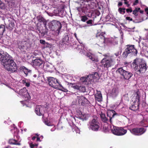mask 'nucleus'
Here are the masks:
<instances>
[{"label":"nucleus","mask_w":148,"mask_h":148,"mask_svg":"<svg viewBox=\"0 0 148 148\" xmlns=\"http://www.w3.org/2000/svg\"><path fill=\"white\" fill-rule=\"evenodd\" d=\"M139 3L138 0H135L133 3V5H136Z\"/></svg>","instance_id":"obj_46"},{"label":"nucleus","mask_w":148,"mask_h":148,"mask_svg":"<svg viewBox=\"0 0 148 148\" xmlns=\"http://www.w3.org/2000/svg\"><path fill=\"white\" fill-rule=\"evenodd\" d=\"M47 107H44L41 106H36L35 111L36 114L39 116L43 115L44 110L46 109Z\"/></svg>","instance_id":"obj_15"},{"label":"nucleus","mask_w":148,"mask_h":148,"mask_svg":"<svg viewBox=\"0 0 148 148\" xmlns=\"http://www.w3.org/2000/svg\"><path fill=\"white\" fill-rule=\"evenodd\" d=\"M88 77H89V76H87L86 77H81L80 80L82 82H88L89 81Z\"/></svg>","instance_id":"obj_28"},{"label":"nucleus","mask_w":148,"mask_h":148,"mask_svg":"<svg viewBox=\"0 0 148 148\" xmlns=\"http://www.w3.org/2000/svg\"><path fill=\"white\" fill-rule=\"evenodd\" d=\"M36 138H37L36 141H40V142L41 141V140H40V137H36Z\"/></svg>","instance_id":"obj_54"},{"label":"nucleus","mask_w":148,"mask_h":148,"mask_svg":"<svg viewBox=\"0 0 148 148\" xmlns=\"http://www.w3.org/2000/svg\"><path fill=\"white\" fill-rule=\"evenodd\" d=\"M30 145L31 148H34L35 147H37L38 145L37 144H30Z\"/></svg>","instance_id":"obj_43"},{"label":"nucleus","mask_w":148,"mask_h":148,"mask_svg":"<svg viewBox=\"0 0 148 148\" xmlns=\"http://www.w3.org/2000/svg\"><path fill=\"white\" fill-rule=\"evenodd\" d=\"M88 57L92 61H97V59L95 58V57H93L92 56L89 55Z\"/></svg>","instance_id":"obj_39"},{"label":"nucleus","mask_w":148,"mask_h":148,"mask_svg":"<svg viewBox=\"0 0 148 148\" xmlns=\"http://www.w3.org/2000/svg\"><path fill=\"white\" fill-rule=\"evenodd\" d=\"M24 131L25 132L27 130V129H24Z\"/></svg>","instance_id":"obj_61"},{"label":"nucleus","mask_w":148,"mask_h":148,"mask_svg":"<svg viewBox=\"0 0 148 148\" xmlns=\"http://www.w3.org/2000/svg\"><path fill=\"white\" fill-rule=\"evenodd\" d=\"M45 123L46 125H47L48 126H50L51 125V123L49 121H45Z\"/></svg>","instance_id":"obj_48"},{"label":"nucleus","mask_w":148,"mask_h":148,"mask_svg":"<svg viewBox=\"0 0 148 148\" xmlns=\"http://www.w3.org/2000/svg\"><path fill=\"white\" fill-rule=\"evenodd\" d=\"M40 137H42V138H43V136H41Z\"/></svg>","instance_id":"obj_63"},{"label":"nucleus","mask_w":148,"mask_h":148,"mask_svg":"<svg viewBox=\"0 0 148 148\" xmlns=\"http://www.w3.org/2000/svg\"><path fill=\"white\" fill-rule=\"evenodd\" d=\"M110 58V59H108L107 58H103L102 60L101 63L102 66H104V67L108 68L114 64L116 58L114 57Z\"/></svg>","instance_id":"obj_10"},{"label":"nucleus","mask_w":148,"mask_h":148,"mask_svg":"<svg viewBox=\"0 0 148 148\" xmlns=\"http://www.w3.org/2000/svg\"><path fill=\"white\" fill-rule=\"evenodd\" d=\"M125 8H119L118 10V11L120 14H124L125 12Z\"/></svg>","instance_id":"obj_26"},{"label":"nucleus","mask_w":148,"mask_h":148,"mask_svg":"<svg viewBox=\"0 0 148 148\" xmlns=\"http://www.w3.org/2000/svg\"><path fill=\"white\" fill-rule=\"evenodd\" d=\"M140 10V8H136L134 10H132V14L134 15V16L135 18H136L138 16L137 12H138Z\"/></svg>","instance_id":"obj_24"},{"label":"nucleus","mask_w":148,"mask_h":148,"mask_svg":"<svg viewBox=\"0 0 148 148\" xmlns=\"http://www.w3.org/2000/svg\"><path fill=\"white\" fill-rule=\"evenodd\" d=\"M97 38L99 40L98 45L100 47L105 46V44H108V43L111 44L112 38H106L103 35L97 33L96 35Z\"/></svg>","instance_id":"obj_7"},{"label":"nucleus","mask_w":148,"mask_h":148,"mask_svg":"<svg viewBox=\"0 0 148 148\" xmlns=\"http://www.w3.org/2000/svg\"><path fill=\"white\" fill-rule=\"evenodd\" d=\"M19 69L21 71H23L26 76H27L29 73H31V71L30 70L27 69L24 66H21Z\"/></svg>","instance_id":"obj_21"},{"label":"nucleus","mask_w":148,"mask_h":148,"mask_svg":"<svg viewBox=\"0 0 148 148\" xmlns=\"http://www.w3.org/2000/svg\"><path fill=\"white\" fill-rule=\"evenodd\" d=\"M26 81L25 80H22V83H23L24 84H26Z\"/></svg>","instance_id":"obj_56"},{"label":"nucleus","mask_w":148,"mask_h":148,"mask_svg":"<svg viewBox=\"0 0 148 148\" xmlns=\"http://www.w3.org/2000/svg\"><path fill=\"white\" fill-rule=\"evenodd\" d=\"M35 135H36V137H39V134H35Z\"/></svg>","instance_id":"obj_59"},{"label":"nucleus","mask_w":148,"mask_h":148,"mask_svg":"<svg viewBox=\"0 0 148 148\" xmlns=\"http://www.w3.org/2000/svg\"><path fill=\"white\" fill-rule=\"evenodd\" d=\"M1 31L3 33L5 31V26L4 25H1Z\"/></svg>","instance_id":"obj_40"},{"label":"nucleus","mask_w":148,"mask_h":148,"mask_svg":"<svg viewBox=\"0 0 148 148\" xmlns=\"http://www.w3.org/2000/svg\"><path fill=\"white\" fill-rule=\"evenodd\" d=\"M135 95H136L135 97H134V98L133 99L134 100L133 102H135L136 103H140V95L138 91H137L136 92Z\"/></svg>","instance_id":"obj_20"},{"label":"nucleus","mask_w":148,"mask_h":148,"mask_svg":"<svg viewBox=\"0 0 148 148\" xmlns=\"http://www.w3.org/2000/svg\"><path fill=\"white\" fill-rule=\"evenodd\" d=\"M34 77H36V75H34Z\"/></svg>","instance_id":"obj_62"},{"label":"nucleus","mask_w":148,"mask_h":148,"mask_svg":"<svg viewBox=\"0 0 148 148\" xmlns=\"http://www.w3.org/2000/svg\"><path fill=\"white\" fill-rule=\"evenodd\" d=\"M93 21L92 20L90 19L86 21V23L89 26H91L92 25Z\"/></svg>","instance_id":"obj_35"},{"label":"nucleus","mask_w":148,"mask_h":148,"mask_svg":"<svg viewBox=\"0 0 148 148\" xmlns=\"http://www.w3.org/2000/svg\"><path fill=\"white\" fill-rule=\"evenodd\" d=\"M2 4V3H1H1H0L1 5Z\"/></svg>","instance_id":"obj_64"},{"label":"nucleus","mask_w":148,"mask_h":148,"mask_svg":"<svg viewBox=\"0 0 148 148\" xmlns=\"http://www.w3.org/2000/svg\"><path fill=\"white\" fill-rule=\"evenodd\" d=\"M85 3L84 4L83 6L82 5L81 8L82 12H85L87 10L90 8L89 5L87 4L88 2H85Z\"/></svg>","instance_id":"obj_22"},{"label":"nucleus","mask_w":148,"mask_h":148,"mask_svg":"<svg viewBox=\"0 0 148 148\" xmlns=\"http://www.w3.org/2000/svg\"><path fill=\"white\" fill-rule=\"evenodd\" d=\"M40 43L41 44H42L44 45H45V44H46V42L45 40H44L42 39H41L40 40Z\"/></svg>","instance_id":"obj_44"},{"label":"nucleus","mask_w":148,"mask_h":148,"mask_svg":"<svg viewBox=\"0 0 148 148\" xmlns=\"http://www.w3.org/2000/svg\"><path fill=\"white\" fill-rule=\"evenodd\" d=\"M25 85L27 87H29L30 86V83L29 82H27L25 84Z\"/></svg>","instance_id":"obj_52"},{"label":"nucleus","mask_w":148,"mask_h":148,"mask_svg":"<svg viewBox=\"0 0 148 148\" xmlns=\"http://www.w3.org/2000/svg\"><path fill=\"white\" fill-rule=\"evenodd\" d=\"M37 18L38 22L40 23L44 22L45 20V19L41 15L37 16Z\"/></svg>","instance_id":"obj_32"},{"label":"nucleus","mask_w":148,"mask_h":148,"mask_svg":"<svg viewBox=\"0 0 148 148\" xmlns=\"http://www.w3.org/2000/svg\"><path fill=\"white\" fill-rule=\"evenodd\" d=\"M19 132L18 130H16L14 132V138H11L9 139L8 140V143L10 145H20L21 144L18 141L19 136L18 135Z\"/></svg>","instance_id":"obj_12"},{"label":"nucleus","mask_w":148,"mask_h":148,"mask_svg":"<svg viewBox=\"0 0 148 148\" xmlns=\"http://www.w3.org/2000/svg\"><path fill=\"white\" fill-rule=\"evenodd\" d=\"M78 90L82 92H84L86 91V89L84 86H79Z\"/></svg>","instance_id":"obj_27"},{"label":"nucleus","mask_w":148,"mask_h":148,"mask_svg":"<svg viewBox=\"0 0 148 148\" xmlns=\"http://www.w3.org/2000/svg\"><path fill=\"white\" fill-rule=\"evenodd\" d=\"M116 73L119 74L124 79L127 80L129 79L133 75L132 73L124 69L123 67L119 68L116 71Z\"/></svg>","instance_id":"obj_8"},{"label":"nucleus","mask_w":148,"mask_h":148,"mask_svg":"<svg viewBox=\"0 0 148 148\" xmlns=\"http://www.w3.org/2000/svg\"><path fill=\"white\" fill-rule=\"evenodd\" d=\"M133 67L136 71L140 73H145L147 69L146 64L141 59H136L132 63Z\"/></svg>","instance_id":"obj_2"},{"label":"nucleus","mask_w":148,"mask_h":148,"mask_svg":"<svg viewBox=\"0 0 148 148\" xmlns=\"http://www.w3.org/2000/svg\"><path fill=\"white\" fill-rule=\"evenodd\" d=\"M139 11H140V13L141 14H143L144 12V11L143 10H140Z\"/></svg>","instance_id":"obj_58"},{"label":"nucleus","mask_w":148,"mask_h":148,"mask_svg":"<svg viewBox=\"0 0 148 148\" xmlns=\"http://www.w3.org/2000/svg\"><path fill=\"white\" fill-rule=\"evenodd\" d=\"M125 10L127 13H131L132 12V8L131 7H130L128 8L125 9Z\"/></svg>","instance_id":"obj_38"},{"label":"nucleus","mask_w":148,"mask_h":148,"mask_svg":"<svg viewBox=\"0 0 148 148\" xmlns=\"http://www.w3.org/2000/svg\"><path fill=\"white\" fill-rule=\"evenodd\" d=\"M36 138V136H34L32 137V140H35Z\"/></svg>","instance_id":"obj_57"},{"label":"nucleus","mask_w":148,"mask_h":148,"mask_svg":"<svg viewBox=\"0 0 148 148\" xmlns=\"http://www.w3.org/2000/svg\"><path fill=\"white\" fill-rule=\"evenodd\" d=\"M74 35L75 36V38H77V35L76 33H75L74 34Z\"/></svg>","instance_id":"obj_60"},{"label":"nucleus","mask_w":148,"mask_h":148,"mask_svg":"<svg viewBox=\"0 0 148 148\" xmlns=\"http://www.w3.org/2000/svg\"><path fill=\"white\" fill-rule=\"evenodd\" d=\"M59 11L58 9L54 10L53 11V13L55 14V15L57 16V14H58Z\"/></svg>","instance_id":"obj_45"},{"label":"nucleus","mask_w":148,"mask_h":148,"mask_svg":"<svg viewBox=\"0 0 148 148\" xmlns=\"http://www.w3.org/2000/svg\"><path fill=\"white\" fill-rule=\"evenodd\" d=\"M14 23H11L9 24V25L8 27V28L11 31L13 29V27H14Z\"/></svg>","instance_id":"obj_33"},{"label":"nucleus","mask_w":148,"mask_h":148,"mask_svg":"<svg viewBox=\"0 0 148 148\" xmlns=\"http://www.w3.org/2000/svg\"><path fill=\"white\" fill-rule=\"evenodd\" d=\"M130 132L136 136H140L145 132V131L143 128H134L130 130Z\"/></svg>","instance_id":"obj_14"},{"label":"nucleus","mask_w":148,"mask_h":148,"mask_svg":"<svg viewBox=\"0 0 148 148\" xmlns=\"http://www.w3.org/2000/svg\"><path fill=\"white\" fill-rule=\"evenodd\" d=\"M145 11L146 13V14L148 15V7H147L145 8Z\"/></svg>","instance_id":"obj_51"},{"label":"nucleus","mask_w":148,"mask_h":148,"mask_svg":"<svg viewBox=\"0 0 148 148\" xmlns=\"http://www.w3.org/2000/svg\"><path fill=\"white\" fill-rule=\"evenodd\" d=\"M49 45L47 42H46L45 45H44V47L45 48H47L49 47Z\"/></svg>","instance_id":"obj_49"},{"label":"nucleus","mask_w":148,"mask_h":148,"mask_svg":"<svg viewBox=\"0 0 148 148\" xmlns=\"http://www.w3.org/2000/svg\"><path fill=\"white\" fill-rule=\"evenodd\" d=\"M137 53V50L135 48L134 45H127L126 46L125 51L123 53L122 56L125 58L127 57L128 54L136 56Z\"/></svg>","instance_id":"obj_6"},{"label":"nucleus","mask_w":148,"mask_h":148,"mask_svg":"<svg viewBox=\"0 0 148 148\" xmlns=\"http://www.w3.org/2000/svg\"><path fill=\"white\" fill-rule=\"evenodd\" d=\"M48 80L49 85L56 89H58L64 92L68 91L67 89L64 88L58 80L53 77H50L48 78Z\"/></svg>","instance_id":"obj_3"},{"label":"nucleus","mask_w":148,"mask_h":148,"mask_svg":"<svg viewBox=\"0 0 148 148\" xmlns=\"http://www.w3.org/2000/svg\"><path fill=\"white\" fill-rule=\"evenodd\" d=\"M140 103L133 102L131 106L130 107V109L132 110L135 111L139 110V105Z\"/></svg>","instance_id":"obj_18"},{"label":"nucleus","mask_w":148,"mask_h":148,"mask_svg":"<svg viewBox=\"0 0 148 148\" xmlns=\"http://www.w3.org/2000/svg\"><path fill=\"white\" fill-rule=\"evenodd\" d=\"M79 97V98H81V99H84V105L85 104H89L90 103L89 101L87 99H86L85 97H84V96H81L79 97Z\"/></svg>","instance_id":"obj_25"},{"label":"nucleus","mask_w":148,"mask_h":148,"mask_svg":"<svg viewBox=\"0 0 148 148\" xmlns=\"http://www.w3.org/2000/svg\"><path fill=\"white\" fill-rule=\"evenodd\" d=\"M95 98L96 100L99 102H100L102 101V96L100 92H98L95 95Z\"/></svg>","instance_id":"obj_23"},{"label":"nucleus","mask_w":148,"mask_h":148,"mask_svg":"<svg viewBox=\"0 0 148 148\" xmlns=\"http://www.w3.org/2000/svg\"><path fill=\"white\" fill-rule=\"evenodd\" d=\"M107 116L109 118V119L108 120L106 117L105 114L103 112H101L100 114V116L101 119L102 121L105 123H107L108 121L112 124V119L115 116H118L117 113L115 112L114 110H110L108 111L107 112Z\"/></svg>","instance_id":"obj_4"},{"label":"nucleus","mask_w":148,"mask_h":148,"mask_svg":"<svg viewBox=\"0 0 148 148\" xmlns=\"http://www.w3.org/2000/svg\"><path fill=\"white\" fill-rule=\"evenodd\" d=\"M1 61L5 69L8 72L14 73L17 71V67L16 63L7 53H2L1 51Z\"/></svg>","instance_id":"obj_1"},{"label":"nucleus","mask_w":148,"mask_h":148,"mask_svg":"<svg viewBox=\"0 0 148 148\" xmlns=\"http://www.w3.org/2000/svg\"><path fill=\"white\" fill-rule=\"evenodd\" d=\"M5 1L8 2V3H12L14 5V0H5Z\"/></svg>","instance_id":"obj_42"},{"label":"nucleus","mask_w":148,"mask_h":148,"mask_svg":"<svg viewBox=\"0 0 148 148\" xmlns=\"http://www.w3.org/2000/svg\"><path fill=\"white\" fill-rule=\"evenodd\" d=\"M20 95L26 97H27L29 95L27 90L25 87H24L21 89L18 92Z\"/></svg>","instance_id":"obj_16"},{"label":"nucleus","mask_w":148,"mask_h":148,"mask_svg":"<svg viewBox=\"0 0 148 148\" xmlns=\"http://www.w3.org/2000/svg\"><path fill=\"white\" fill-rule=\"evenodd\" d=\"M123 5V3L122 2H119L118 3V7H120L121 6Z\"/></svg>","instance_id":"obj_50"},{"label":"nucleus","mask_w":148,"mask_h":148,"mask_svg":"<svg viewBox=\"0 0 148 148\" xmlns=\"http://www.w3.org/2000/svg\"><path fill=\"white\" fill-rule=\"evenodd\" d=\"M111 44L114 45H117L118 44V41L116 39L112 38Z\"/></svg>","instance_id":"obj_34"},{"label":"nucleus","mask_w":148,"mask_h":148,"mask_svg":"<svg viewBox=\"0 0 148 148\" xmlns=\"http://www.w3.org/2000/svg\"><path fill=\"white\" fill-rule=\"evenodd\" d=\"M69 38L68 35L67 33L65 34L64 37L63 38L62 41L60 42L59 45L64 46L66 45V43L69 40Z\"/></svg>","instance_id":"obj_17"},{"label":"nucleus","mask_w":148,"mask_h":148,"mask_svg":"<svg viewBox=\"0 0 148 148\" xmlns=\"http://www.w3.org/2000/svg\"><path fill=\"white\" fill-rule=\"evenodd\" d=\"M125 18L127 20H129L131 21H133L132 18H131L130 17L127 16V17H126Z\"/></svg>","instance_id":"obj_47"},{"label":"nucleus","mask_w":148,"mask_h":148,"mask_svg":"<svg viewBox=\"0 0 148 148\" xmlns=\"http://www.w3.org/2000/svg\"><path fill=\"white\" fill-rule=\"evenodd\" d=\"M70 84L71 85V87L73 88L74 89L78 90L79 86V84H73L70 83Z\"/></svg>","instance_id":"obj_31"},{"label":"nucleus","mask_w":148,"mask_h":148,"mask_svg":"<svg viewBox=\"0 0 148 148\" xmlns=\"http://www.w3.org/2000/svg\"><path fill=\"white\" fill-rule=\"evenodd\" d=\"M123 1H124V4L126 5L127 7H130V4L129 3V2L127 1V0H123Z\"/></svg>","instance_id":"obj_41"},{"label":"nucleus","mask_w":148,"mask_h":148,"mask_svg":"<svg viewBox=\"0 0 148 148\" xmlns=\"http://www.w3.org/2000/svg\"><path fill=\"white\" fill-rule=\"evenodd\" d=\"M93 118L88 123V128L93 131H97L100 129V123L98 121V117L96 116H94Z\"/></svg>","instance_id":"obj_5"},{"label":"nucleus","mask_w":148,"mask_h":148,"mask_svg":"<svg viewBox=\"0 0 148 148\" xmlns=\"http://www.w3.org/2000/svg\"><path fill=\"white\" fill-rule=\"evenodd\" d=\"M28 43L26 41H23L21 42V45H19V48L21 50L24 49H26V48L28 47L27 45Z\"/></svg>","instance_id":"obj_19"},{"label":"nucleus","mask_w":148,"mask_h":148,"mask_svg":"<svg viewBox=\"0 0 148 148\" xmlns=\"http://www.w3.org/2000/svg\"><path fill=\"white\" fill-rule=\"evenodd\" d=\"M79 99L78 100V103L79 104H81L82 105L84 106V99H81V98H78Z\"/></svg>","instance_id":"obj_36"},{"label":"nucleus","mask_w":148,"mask_h":148,"mask_svg":"<svg viewBox=\"0 0 148 148\" xmlns=\"http://www.w3.org/2000/svg\"><path fill=\"white\" fill-rule=\"evenodd\" d=\"M49 27L52 30H56L59 32L62 27L61 23L59 21L53 20L51 21L49 24Z\"/></svg>","instance_id":"obj_9"},{"label":"nucleus","mask_w":148,"mask_h":148,"mask_svg":"<svg viewBox=\"0 0 148 148\" xmlns=\"http://www.w3.org/2000/svg\"><path fill=\"white\" fill-rule=\"evenodd\" d=\"M91 76L93 79H96L98 78L99 77V75L98 73L97 72H95L93 74H92L91 75H90V76Z\"/></svg>","instance_id":"obj_30"},{"label":"nucleus","mask_w":148,"mask_h":148,"mask_svg":"<svg viewBox=\"0 0 148 148\" xmlns=\"http://www.w3.org/2000/svg\"><path fill=\"white\" fill-rule=\"evenodd\" d=\"M4 148H14V147H12L10 145H8L7 146L5 147Z\"/></svg>","instance_id":"obj_55"},{"label":"nucleus","mask_w":148,"mask_h":148,"mask_svg":"<svg viewBox=\"0 0 148 148\" xmlns=\"http://www.w3.org/2000/svg\"><path fill=\"white\" fill-rule=\"evenodd\" d=\"M80 18L81 21L84 22H86L88 19V18L86 15L82 16Z\"/></svg>","instance_id":"obj_29"},{"label":"nucleus","mask_w":148,"mask_h":148,"mask_svg":"<svg viewBox=\"0 0 148 148\" xmlns=\"http://www.w3.org/2000/svg\"><path fill=\"white\" fill-rule=\"evenodd\" d=\"M44 61L40 58L36 59L32 61L33 66L37 69H42L43 66Z\"/></svg>","instance_id":"obj_13"},{"label":"nucleus","mask_w":148,"mask_h":148,"mask_svg":"<svg viewBox=\"0 0 148 148\" xmlns=\"http://www.w3.org/2000/svg\"><path fill=\"white\" fill-rule=\"evenodd\" d=\"M103 56L105 57H107L105 58H107L108 59H110V57H114L113 56H110V54L109 53H107L106 54H105L103 55Z\"/></svg>","instance_id":"obj_37"},{"label":"nucleus","mask_w":148,"mask_h":148,"mask_svg":"<svg viewBox=\"0 0 148 148\" xmlns=\"http://www.w3.org/2000/svg\"><path fill=\"white\" fill-rule=\"evenodd\" d=\"M75 130L77 133H79L80 131L78 128H77L76 129H75Z\"/></svg>","instance_id":"obj_53"},{"label":"nucleus","mask_w":148,"mask_h":148,"mask_svg":"<svg viewBox=\"0 0 148 148\" xmlns=\"http://www.w3.org/2000/svg\"><path fill=\"white\" fill-rule=\"evenodd\" d=\"M111 132L114 135L117 136H122L125 134L127 130L124 129L122 127L113 126L111 129Z\"/></svg>","instance_id":"obj_11"}]
</instances>
